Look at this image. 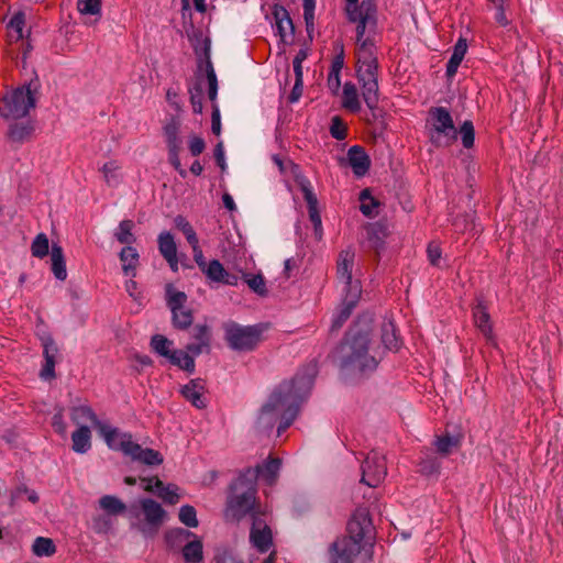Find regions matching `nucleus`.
<instances>
[{"mask_svg": "<svg viewBox=\"0 0 563 563\" xmlns=\"http://www.w3.org/2000/svg\"><path fill=\"white\" fill-rule=\"evenodd\" d=\"M225 339L233 350H253L261 340V330L257 327H241L230 324L225 329Z\"/></svg>", "mask_w": 563, "mask_h": 563, "instance_id": "11", "label": "nucleus"}, {"mask_svg": "<svg viewBox=\"0 0 563 563\" xmlns=\"http://www.w3.org/2000/svg\"><path fill=\"white\" fill-rule=\"evenodd\" d=\"M178 132H179V125L176 121H172L165 125L164 134L166 137L167 147H173V145L180 146L181 142L178 139Z\"/></svg>", "mask_w": 563, "mask_h": 563, "instance_id": "56", "label": "nucleus"}, {"mask_svg": "<svg viewBox=\"0 0 563 563\" xmlns=\"http://www.w3.org/2000/svg\"><path fill=\"white\" fill-rule=\"evenodd\" d=\"M120 261L122 262V269L126 276H134V271L139 263V253L132 246H125L120 252Z\"/></svg>", "mask_w": 563, "mask_h": 563, "instance_id": "37", "label": "nucleus"}, {"mask_svg": "<svg viewBox=\"0 0 563 563\" xmlns=\"http://www.w3.org/2000/svg\"><path fill=\"white\" fill-rule=\"evenodd\" d=\"M157 241L159 253L165 260H170V257L177 255V245L169 232H162Z\"/></svg>", "mask_w": 563, "mask_h": 563, "instance_id": "41", "label": "nucleus"}, {"mask_svg": "<svg viewBox=\"0 0 563 563\" xmlns=\"http://www.w3.org/2000/svg\"><path fill=\"white\" fill-rule=\"evenodd\" d=\"M42 343L45 363L40 375L43 379L49 380L55 378V364L58 355V347L51 336L44 338Z\"/></svg>", "mask_w": 563, "mask_h": 563, "instance_id": "22", "label": "nucleus"}, {"mask_svg": "<svg viewBox=\"0 0 563 563\" xmlns=\"http://www.w3.org/2000/svg\"><path fill=\"white\" fill-rule=\"evenodd\" d=\"M369 327L353 325L333 357L345 375L367 374L377 367V360L371 354Z\"/></svg>", "mask_w": 563, "mask_h": 563, "instance_id": "2", "label": "nucleus"}, {"mask_svg": "<svg viewBox=\"0 0 563 563\" xmlns=\"http://www.w3.org/2000/svg\"><path fill=\"white\" fill-rule=\"evenodd\" d=\"M301 189L303 192L305 200L308 205V209H316V207L318 205V200L310 187V183L309 181L302 183Z\"/></svg>", "mask_w": 563, "mask_h": 563, "instance_id": "61", "label": "nucleus"}, {"mask_svg": "<svg viewBox=\"0 0 563 563\" xmlns=\"http://www.w3.org/2000/svg\"><path fill=\"white\" fill-rule=\"evenodd\" d=\"M387 475L385 456L378 451H371L362 464V483L377 487Z\"/></svg>", "mask_w": 563, "mask_h": 563, "instance_id": "13", "label": "nucleus"}, {"mask_svg": "<svg viewBox=\"0 0 563 563\" xmlns=\"http://www.w3.org/2000/svg\"><path fill=\"white\" fill-rule=\"evenodd\" d=\"M166 358L175 366H178L179 368L187 371L189 373H192L195 369V361L191 355H189V352L186 350H172Z\"/></svg>", "mask_w": 563, "mask_h": 563, "instance_id": "35", "label": "nucleus"}, {"mask_svg": "<svg viewBox=\"0 0 563 563\" xmlns=\"http://www.w3.org/2000/svg\"><path fill=\"white\" fill-rule=\"evenodd\" d=\"M488 1L497 10V12L495 14L496 22L501 26L508 25L509 21L506 16L505 8H504L505 0H488Z\"/></svg>", "mask_w": 563, "mask_h": 563, "instance_id": "59", "label": "nucleus"}, {"mask_svg": "<svg viewBox=\"0 0 563 563\" xmlns=\"http://www.w3.org/2000/svg\"><path fill=\"white\" fill-rule=\"evenodd\" d=\"M195 534L184 528H174L166 532L165 540L170 549H183L184 544Z\"/></svg>", "mask_w": 563, "mask_h": 563, "instance_id": "34", "label": "nucleus"}, {"mask_svg": "<svg viewBox=\"0 0 563 563\" xmlns=\"http://www.w3.org/2000/svg\"><path fill=\"white\" fill-rule=\"evenodd\" d=\"M52 426L54 430L60 435L65 437L67 432V426L64 421V412L63 408H59L57 412L52 418Z\"/></svg>", "mask_w": 563, "mask_h": 563, "instance_id": "60", "label": "nucleus"}, {"mask_svg": "<svg viewBox=\"0 0 563 563\" xmlns=\"http://www.w3.org/2000/svg\"><path fill=\"white\" fill-rule=\"evenodd\" d=\"M190 335L195 340V342L187 344L186 350L189 353H191L192 355H199L203 352H209L211 332L208 325L196 324L192 328Z\"/></svg>", "mask_w": 563, "mask_h": 563, "instance_id": "21", "label": "nucleus"}, {"mask_svg": "<svg viewBox=\"0 0 563 563\" xmlns=\"http://www.w3.org/2000/svg\"><path fill=\"white\" fill-rule=\"evenodd\" d=\"M349 164L356 176H364L371 166L369 156L363 147L354 145L347 152Z\"/></svg>", "mask_w": 563, "mask_h": 563, "instance_id": "23", "label": "nucleus"}, {"mask_svg": "<svg viewBox=\"0 0 563 563\" xmlns=\"http://www.w3.org/2000/svg\"><path fill=\"white\" fill-rule=\"evenodd\" d=\"M142 482L145 483V492L156 494L165 503L169 505H175L179 501L180 496L177 493L178 487L176 485L166 486L158 477L142 478Z\"/></svg>", "mask_w": 563, "mask_h": 563, "instance_id": "18", "label": "nucleus"}, {"mask_svg": "<svg viewBox=\"0 0 563 563\" xmlns=\"http://www.w3.org/2000/svg\"><path fill=\"white\" fill-rule=\"evenodd\" d=\"M35 107V97L30 86L5 93L0 103V114L5 119L25 117Z\"/></svg>", "mask_w": 563, "mask_h": 563, "instance_id": "9", "label": "nucleus"}, {"mask_svg": "<svg viewBox=\"0 0 563 563\" xmlns=\"http://www.w3.org/2000/svg\"><path fill=\"white\" fill-rule=\"evenodd\" d=\"M78 11L81 14L98 15L101 14V0H78Z\"/></svg>", "mask_w": 563, "mask_h": 563, "instance_id": "53", "label": "nucleus"}, {"mask_svg": "<svg viewBox=\"0 0 563 563\" xmlns=\"http://www.w3.org/2000/svg\"><path fill=\"white\" fill-rule=\"evenodd\" d=\"M99 172L102 174L103 181L109 187H117L123 178L122 166L118 161L111 159L106 162Z\"/></svg>", "mask_w": 563, "mask_h": 563, "instance_id": "26", "label": "nucleus"}, {"mask_svg": "<svg viewBox=\"0 0 563 563\" xmlns=\"http://www.w3.org/2000/svg\"><path fill=\"white\" fill-rule=\"evenodd\" d=\"M376 33H356V78L362 88V98L368 109L374 110L379 101L378 60L375 51Z\"/></svg>", "mask_w": 563, "mask_h": 563, "instance_id": "3", "label": "nucleus"}, {"mask_svg": "<svg viewBox=\"0 0 563 563\" xmlns=\"http://www.w3.org/2000/svg\"><path fill=\"white\" fill-rule=\"evenodd\" d=\"M151 346L157 354L166 357L167 354L173 350V342L164 335L156 334L151 340Z\"/></svg>", "mask_w": 563, "mask_h": 563, "instance_id": "52", "label": "nucleus"}, {"mask_svg": "<svg viewBox=\"0 0 563 563\" xmlns=\"http://www.w3.org/2000/svg\"><path fill=\"white\" fill-rule=\"evenodd\" d=\"M173 324L177 329H187L191 325L194 317L190 309L181 308L172 310Z\"/></svg>", "mask_w": 563, "mask_h": 563, "instance_id": "46", "label": "nucleus"}, {"mask_svg": "<svg viewBox=\"0 0 563 563\" xmlns=\"http://www.w3.org/2000/svg\"><path fill=\"white\" fill-rule=\"evenodd\" d=\"M354 258L355 254L352 250H344L339 254L336 263V275L339 280L344 284L346 294L353 292L354 286L361 289L358 280L353 279L352 276Z\"/></svg>", "mask_w": 563, "mask_h": 563, "instance_id": "16", "label": "nucleus"}, {"mask_svg": "<svg viewBox=\"0 0 563 563\" xmlns=\"http://www.w3.org/2000/svg\"><path fill=\"white\" fill-rule=\"evenodd\" d=\"M140 510L136 509L135 505L130 507V512L137 519L143 517L139 523V530L144 536H155L164 521L166 520L167 514L163 507L151 498H144L139 501Z\"/></svg>", "mask_w": 563, "mask_h": 563, "instance_id": "7", "label": "nucleus"}, {"mask_svg": "<svg viewBox=\"0 0 563 563\" xmlns=\"http://www.w3.org/2000/svg\"><path fill=\"white\" fill-rule=\"evenodd\" d=\"M24 27H25V14L22 11H19L12 15L10 19L7 29H8V40L10 43L19 42L24 37Z\"/></svg>", "mask_w": 563, "mask_h": 563, "instance_id": "29", "label": "nucleus"}, {"mask_svg": "<svg viewBox=\"0 0 563 563\" xmlns=\"http://www.w3.org/2000/svg\"><path fill=\"white\" fill-rule=\"evenodd\" d=\"M179 145H173V147H168V161L172 164V166L178 172V174L185 178L187 176V172L181 167L180 159H179V152H180Z\"/></svg>", "mask_w": 563, "mask_h": 563, "instance_id": "57", "label": "nucleus"}, {"mask_svg": "<svg viewBox=\"0 0 563 563\" xmlns=\"http://www.w3.org/2000/svg\"><path fill=\"white\" fill-rule=\"evenodd\" d=\"M473 318H474V322H475V325L477 327V329L483 333V335L488 341H492L494 339V335H493V327H492V322H490V317H489L486 308L482 303H478L473 309Z\"/></svg>", "mask_w": 563, "mask_h": 563, "instance_id": "28", "label": "nucleus"}, {"mask_svg": "<svg viewBox=\"0 0 563 563\" xmlns=\"http://www.w3.org/2000/svg\"><path fill=\"white\" fill-rule=\"evenodd\" d=\"M331 135L341 141L346 137V125L339 117H333L330 126Z\"/></svg>", "mask_w": 563, "mask_h": 563, "instance_id": "58", "label": "nucleus"}, {"mask_svg": "<svg viewBox=\"0 0 563 563\" xmlns=\"http://www.w3.org/2000/svg\"><path fill=\"white\" fill-rule=\"evenodd\" d=\"M203 385L197 380L192 379L187 385H185L181 389L183 396L191 402L198 409H202L206 407V399L203 397Z\"/></svg>", "mask_w": 563, "mask_h": 563, "instance_id": "25", "label": "nucleus"}, {"mask_svg": "<svg viewBox=\"0 0 563 563\" xmlns=\"http://www.w3.org/2000/svg\"><path fill=\"white\" fill-rule=\"evenodd\" d=\"M382 342L388 350H398L400 345L396 327L391 321H385L382 325Z\"/></svg>", "mask_w": 563, "mask_h": 563, "instance_id": "39", "label": "nucleus"}, {"mask_svg": "<svg viewBox=\"0 0 563 563\" xmlns=\"http://www.w3.org/2000/svg\"><path fill=\"white\" fill-rule=\"evenodd\" d=\"M202 273L210 284L236 286L239 282V276L229 273L218 260L210 261Z\"/></svg>", "mask_w": 563, "mask_h": 563, "instance_id": "20", "label": "nucleus"}, {"mask_svg": "<svg viewBox=\"0 0 563 563\" xmlns=\"http://www.w3.org/2000/svg\"><path fill=\"white\" fill-rule=\"evenodd\" d=\"M419 473L428 477H438L441 470L439 457L432 452H424L419 462Z\"/></svg>", "mask_w": 563, "mask_h": 563, "instance_id": "30", "label": "nucleus"}, {"mask_svg": "<svg viewBox=\"0 0 563 563\" xmlns=\"http://www.w3.org/2000/svg\"><path fill=\"white\" fill-rule=\"evenodd\" d=\"M32 549L37 556H51L56 552L54 542L43 537L35 539Z\"/></svg>", "mask_w": 563, "mask_h": 563, "instance_id": "47", "label": "nucleus"}, {"mask_svg": "<svg viewBox=\"0 0 563 563\" xmlns=\"http://www.w3.org/2000/svg\"><path fill=\"white\" fill-rule=\"evenodd\" d=\"M243 279L247 286L258 296L263 297L267 295L266 283L263 275L243 274Z\"/></svg>", "mask_w": 563, "mask_h": 563, "instance_id": "48", "label": "nucleus"}, {"mask_svg": "<svg viewBox=\"0 0 563 563\" xmlns=\"http://www.w3.org/2000/svg\"><path fill=\"white\" fill-rule=\"evenodd\" d=\"M466 52H467L466 41L464 38H460L455 43L453 54L446 65V76L449 78L453 77L456 74L457 68L461 65Z\"/></svg>", "mask_w": 563, "mask_h": 563, "instance_id": "31", "label": "nucleus"}, {"mask_svg": "<svg viewBox=\"0 0 563 563\" xmlns=\"http://www.w3.org/2000/svg\"><path fill=\"white\" fill-rule=\"evenodd\" d=\"M361 296V289L354 286L353 292L345 294L343 307L338 316L332 321L331 331H338L343 323L349 319L354 309L358 298Z\"/></svg>", "mask_w": 563, "mask_h": 563, "instance_id": "24", "label": "nucleus"}, {"mask_svg": "<svg viewBox=\"0 0 563 563\" xmlns=\"http://www.w3.org/2000/svg\"><path fill=\"white\" fill-rule=\"evenodd\" d=\"M276 19V26L283 41H286L288 35L294 34V24L285 9L276 10L274 12Z\"/></svg>", "mask_w": 563, "mask_h": 563, "instance_id": "38", "label": "nucleus"}, {"mask_svg": "<svg viewBox=\"0 0 563 563\" xmlns=\"http://www.w3.org/2000/svg\"><path fill=\"white\" fill-rule=\"evenodd\" d=\"M313 369L299 373L292 379L283 382L262 407L258 424L263 429H272L280 420L277 429L280 435L296 419L299 406L309 393L313 383Z\"/></svg>", "mask_w": 563, "mask_h": 563, "instance_id": "1", "label": "nucleus"}, {"mask_svg": "<svg viewBox=\"0 0 563 563\" xmlns=\"http://www.w3.org/2000/svg\"><path fill=\"white\" fill-rule=\"evenodd\" d=\"M431 143L437 147H446L452 145L457 139V130L453 119L443 107H435L429 110Z\"/></svg>", "mask_w": 563, "mask_h": 563, "instance_id": "5", "label": "nucleus"}, {"mask_svg": "<svg viewBox=\"0 0 563 563\" xmlns=\"http://www.w3.org/2000/svg\"><path fill=\"white\" fill-rule=\"evenodd\" d=\"M73 450L77 453H86L91 448V431L87 426L79 427L71 434Z\"/></svg>", "mask_w": 563, "mask_h": 563, "instance_id": "32", "label": "nucleus"}, {"mask_svg": "<svg viewBox=\"0 0 563 563\" xmlns=\"http://www.w3.org/2000/svg\"><path fill=\"white\" fill-rule=\"evenodd\" d=\"M433 445L441 456H448L454 449L459 448V440L450 435L437 437Z\"/></svg>", "mask_w": 563, "mask_h": 563, "instance_id": "44", "label": "nucleus"}, {"mask_svg": "<svg viewBox=\"0 0 563 563\" xmlns=\"http://www.w3.org/2000/svg\"><path fill=\"white\" fill-rule=\"evenodd\" d=\"M374 527L367 509H357L347 523V539H353L362 548L373 539Z\"/></svg>", "mask_w": 563, "mask_h": 563, "instance_id": "12", "label": "nucleus"}, {"mask_svg": "<svg viewBox=\"0 0 563 563\" xmlns=\"http://www.w3.org/2000/svg\"><path fill=\"white\" fill-rule=\"evenodd\" d=\"M166 300L170 310L185 308L187 295L184 291L177 290L172 285L166 287Z\"/></svg>", "mask_w": 563, "mask_h": 563, "instance_id": "43", "label": "nucleus"}, {"mask_svg": "<svg viewBox=\"0 0 563 563\" xmlns=\"http://www.w3.org/2000/svg\"><path fill=\"white\" fill-rule=\"evenodd\" d=\"M205 85H208V97L210 101L214 102L218 93V80L211 62H207L206 77L197 78L196 82L189 88L190 102L195 113L202 112V93Z\"/></svg>", "mask_w": 563, "mask_h": 563, "instance_id": "10", "label": "nucleus"}, {"mask_svg": "<svg viewBox=\"0 0 563 563\" xmlns=\"http://www.w3.org/2000/svg\"><path fill=\"white\" fill-rule=\"evenodd\" d=\"M33 132L31 124H13L10 126L9 136L14 142H23L27 140Z\"/></svg>", "mask_w": 563, "mask_h": 563, "instance_id": "50", "label": "nucleus"}, {"mask_svg": "<svg viewBox=\"0 0 563 563\" xmlns=\"http://www.w3.org/2000/svg\"><path fill=\"white\" fill-rule=\"evenodd\" d=\"M134 223L132 220H123L120 222L114 236L121 244H126V246H131L132 243L135 242V236L133 234Z\"/></svg>", "mask_w": 563, "mask_h": 563, "instance_id": "42", "label": "nucleus"}, {"mask_svg": "<svg viewBox=\"0 0 563 563\" xmlns=\"http://www.w3.org/2000/svg\"><path fill=\"white\" fill-rule=\"evenodd\" d=\"M361 206L360 210L366 217H375L377 214L376 208L378 207L377 201L368 194L365 189L360 195Z\"/></svg>", "mask_w": 563, "mask_h": 563, "instance_id": "49", "label": "nucleus"}, {"mask_svg": "<svg viewBox=\"0 0 563 563\" xmlns=\"http://www.w3.org/2000/svg\"><path fill=\"white\" fill-rule=\"evenodd\" d=\"M217 563H244L241 559H239L231 551H221L214 558Z\"/></svg>", "mask_w": 563, "mask_h": 563, "instance_id": "64", "label": "nucleus"}, {"mask_svg": "<svg viewBox=\"0 0 563 563\" xmlns=\"http://www.w3.org/2000/svg\"><path fill=\"white\" fill-rule=\"evenodd\" d=\"M179 520L189 528L198 526L196 509L190 505H185L179 509Z\"/></svg>", "mask_w": 563, "mask_h": 563, "instance_id": "54", "label": "nucleus"}, {"mask_svg": "<svg viewBox=\"0 0 563 563\" xmlns=\"http://www.w3.org/2000/svg\"><path fill=\"white\" fill-rule=\"evenodd\" d=\"M188 146H189V151H190L191 155H194V156L200 155L206 148L205 141L200 136H197V135H192L189 139Z\"/></svg>", "mask_w": 563, "mask_h": 563, "instance_id": "62", "label": "nucleus"}, {"mask_svg": "<svg viewBox=\"0 0 563 563\" xmlns=\"http://www.w3.org/2000/svg\"><path fill=\"white\" fill-rule=\"evenodd\" d=\"M250 541L252 545L260 552H267L272 548V529L269 528L263 516H254L250 532Z\"/></svg>", "mask_w": 563, "mask_h": 563, "instance_id": "15", "label": "nucleus"}, {"mask_svg": "<svg viewBox=\"0 0 563 563\" xmlns=\"http://www.w3.org/2000/svg\"><path fill=\"white\" fill-rule=\"evenodd\" d=\"M341 103L345 110L352 113H356L361 110V100L355 84L351 81L344 84Z\"/></svg>", "mask_w": 563, "mask_h": 563, "instance_id": "27", "label": "nucleus"}, {"mask_svg": "<svg viewBox=\"0 0 563 563\" xmlns=\"http://www.w3.org/2000/svg\"><path fill=\"white\" fill-rule=\"evenodd\" d=\"M51 262L54 276L59 280H65L67 278V271L62 246L53 244L51 251Z\"/></svg>", "mask_w": 563, "mask_h": 563, "instance_id": "33", "label": "nucleus"}, {"mask_svg": "<svg viewBox=\"0 0 563 563\" xmlns=\"http://www.w3.org/2000/svg\"><path fill=\"white\" fill-rule=\"evenodd\" d=\"M427 254H428L429 262L433 266H438L439 261L441 258V249H440L439 244H437L434 242L429 243L428 249H427Z\"/></svg>", "mask_w": 563, "mask_h": 563, "instance_id": "63", "label": "nucleus"}, {"mask_svg": "<svg viewBox=\"0 0 563 563\" xmlns=\"http://www.w3.org/2000/svg\"><path fill=\"white\" fill-rule=\"evenodd\" d=\"M71 421L79 427L85 426L84 423L90 422L92 427L99 430L100 434L106 440L107 444L109 439L114 435L118 429L112 428L106 423H102L97 415L93 412L91 407L86 405L75 406L70 409Z\"/></svg>", "mask_w": 563, "mask_h": 563, "instance_id": "14", "label": "nucleus"}, {"mask_svg": "<svg viewBox=\"0 0 563 563\" xmlns=\"http://www.w3.org/2000/svg\"><path fill=\"white\" fill-rule=\"evenodd\" d=\"M192 540L187 541L181 553L186 561V563H201L202 562V542L197 539V537H192Z\"/></svg>", "mask_w": 563, "mask_h": 563, "instance_id": "36", "label": "nucleus"}, {"mask_svg": "<svg viewBox=\"0 0 563 563\" xmlns=\"http://www.w3.org/2000/svg\"><path fill=\"white\" fill-rule=\"evenodd\" d=\"M233 494L227 503V517L240 520L247 514L254 516H264L260 506L256 505V488L252 483V478L247 479L246 475L240 476L232 485Z\"/></svg>", "mask_w": 563, "mask_h": 563, "instance_id": "4", "label": "nucleus"}, {"mask_svg": "<svg viewBox=\"0 0 563 563\" xmlns=\"http://www.w3.org/2000/svg\"><path fill=\"white\" fill-rule=\"evenodd\" d=\"M174 223L175 227L185 235L190 246L199 242L196 231L186 218L183 216H177L174 220Z\"/></svg>", "mask_w": 563, "mask_h": 563, "instance_id": "45", "label": "nucleus"}, {"mask_svg": "<svg viewBox=\"0 0 563 563\" xmlns=\"http://www.w3.org/2000/svg\"><path fill=\"white\" fill-rule=\"evenodd\" d=\"M347 20L356 25V33H376L377 9L374 0H345Z\"/></svg>", "mask_w": 563, "mask_h": 563, "instance_id": "8", "label": "nucleus"}, {"mask_svg": "<svg viewBox=\"0 0 563 563\" xmlns=\"http://www.w3.org/2000/svg\"><path fill=\"white\" fill-rule=\"evenodd\" d=\"M99 505L102 510L112 516L121 515L126 510L125 504L112 495L102 496L99 499Z\"/></svg>", "mask_w": 563, "mask_h": 563, "instance_id": "40", "label": "nucleus"}, {"mask_svg": "<svg viewBox=\"0 0 563 563\" xmlns=\"http://www.w3.org/2000/svg\"><path fill=\"white\" fill-rule=\"evenodd\" d=\"M108 445L112 450L122 451L133 461L146 465H159L163 463V457L159 452L148 448L143 449L140 444L132 441L131 434L122 433L119 430L109 439Z\"/></svg>", "mask_w": 563, "mask_h": 563, "instance_id": "6", "label": "nucleus"}, {"mask_svg": "<svg viewBox=\"0 0 563 563\" xmlns=\"http://www.w3.org/2000/svg\"><path fill=\"white\" fill-rule=\"evenodd\" d=\"M460 134L462 139V144L465 148H471L474 145V125L472 121H465L460 128Z\"/></svg>", "mask_w": 563, "mask_h": 563, "instance_id": "55", "label": "nucleus"}, {"mask_svg": "<svg viewBox=\"0 0 563 563\" xmlns=\"http://www.w3.org/2000/svg\"><path fill=\"white\" fill-rule=\"evenodd\" d=\"M360 545L353 539L346 537L338 539L330 549L332 563H352L353 559L361 552Z\"/></svg>", "mask_w": 563, "mask_h": 563, "instance_id": "17", "label": "nucleus"}, {"mask_svg": "<svg viewBox=\"0 0 563 563\" xmlns=\"http://www.w3.org/2000/svg\"><path fill=\"white\" fill-rule=\"evenodd\" d=\"M48 249L49 245L46 234H37L31 245L32 255L38 258H43L48 254Z\"/></svg>", "mask_w": 563, "mask_h": 563, "instance_id": "51", "label": "nucleus"}, {"mask_svg": "<svg viewBox=\"0 0 563 563\" xmlns=\"http://www.w3.org/2000/svg\"><path fill=\"white\" fill-rule=\"evenodd\" d=\"M280 466V459L269 457L263 465H258L255 470H249L244 475L247 476V479L252 478L254 484L255 479L261 477L266 484L273 485L277 481Z\"/></svg>", "mask_w": 563, "mask_h": 563, "instance_id": "19", "label": "nucleus"}]
</instances>
